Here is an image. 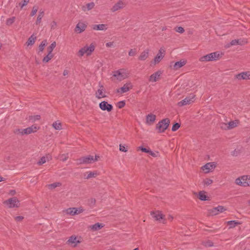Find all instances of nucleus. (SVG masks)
Segmentation results:
<instances>
[{"label": "nucleus", "mask_w": 250, "mask_h": 250, "mask_svg": "<svg viewBox=\"0 0 250 250\" xmlns=\"http://www.w3.org/2000/svg\"><path fill=\"white\" fill-rule=\"evenodd\" d=\"M95 49V45L93 43H91L89 45H86L78 51L77 55L80 58L82 57L84 55L89 56L94 52Z\"/></svg>", "instance_id": "f257e3e1"}, {"label": "nucleus", "mask_w": 250, "mask_h": 250, "mask_svg": "<svg viewBox=\"0 0 250 250\" xmlns=\"http://www.w3.org/2000/svg\"><path fill=\"white\" fill-rule=\"evenodd\" d=\"M129 75V71L125 68L119 69L113 72V76L120 82L127 79Z\"/></svg>", "instance_id": "f03ea898"}, {"label": "nucleus", "mask_w": 250, "mask_h": 250, "mask_svg": "<svg viewBox=\"0 0 250 250\" xmlns=\"http://www.w3.org/2000/svg\"><path fill=\"white\" fill-rule=\"evenodd\" d=\"M39 128V127L36 126V125H33L30 127H28L26 128L22 129V128H18L14 130L15 133L17 135H27L32 133L35 132L37 131V130Z\"/></svg>", "instance_id": "7ed1b4c3"}, {"label": "nucleus", "mask_w": 250, "mask_h": 250, "mask_svg": "<svg viewBox=\"0 0 250 250\" xmlns=\"http://www.w3.org/2000/svg\"><path fill=\"white\" fill-rule=\"evenodd\" d=\"M235 183L241 187H250V175H243L236 178Z\"/></svg>", "instance_id": "20e7f679"}, {"label": "nucleus", "mask_w": 250, "mask_h": 250, "mask_svg": "<svg viewBox=\"0 0 250 250\" xmlns=\"http://www.w3.org/2000/svg\"><path fill=\"white\" fill-rule=\"evenodd\" d=\"M169 123L170 120L168 119H163L156 125V129L159 133L164 132L168 128Z\"/></svg>", "instance_id": "39448f33"}, {"label": "nucleus", "mask_w": 250, "mask_h": 250, "mask_svg": "<svg viewBox=\"0 0 250 250\" xmlns=\"http://www.w3.org/2000/svg\"><path fill=\"white\" fill-rule=\"evenodd\" d=\"M219 57L220 54L218 52H215L201 57L199 59V61L200 62L216 61L219 59Z\"/></svg>", "instance_id": "423d86ee"}, {"label": "nucleus", "mask_w": 250, "mask_h": 250, "mask_svg": "<svg viewBox=\"0 0 250 250\" xmlns=\"http://www.w3.org/2000/svg\"><path fill=\"white\" fill-rule=\"evenodd\" d=\"M95 97L97 99H101L107 97L106 91L104 85L101 83L98 85V88L95 93Z\"/></svg>", "instance_id": "0eeeda50"}, {"label": "nucleus", "mask_w": 250, "mask_h": 250, "mask_svg": "<svg viewBox=\"0 0 250 250\" xmlns=\"http://www.w3.org/2000/svg\"><path fill=\"white\" fill-rule=\"evenodd\" d=\"M97 157H98L97 156H95L94 157L93 156H91V155L83 157L78 160V163L80 164H91V163H92L97 161V160H98Z\"/></svg>", "instance_id": "6e6552de"}, {"label": "nucleus", "mask_w": 250, "mask_h": 250, "mask_svg": "<svg viewBox=\"0 0 250 250\" xmlns=\"http://www.w3.org/2000/svg\"><path fill=\"white\" fill-rule=\"evenodd\" d=\"M4 204L8 208H17L20 206L19 201L16 197L10 198L4 202Z\"/></svg>", "instance_id": "1a4fd4ad"}, {"label": "nucleus", "mask_w": 250, "mask_h": 250, "mask_svg": "<svg viewBox=\"0 0 250 250\" xmlns=\"http://www.w3.org/2000/svg\"><path fill=\"white\" fill-rule=\"evenodd\" d=\"M215 167L216 164L214 162H210L203 166L201 169L205 173H208L212 171Z\"/></svg>", "instance_id": "9d476101"}, {"label": "nucleus", "mask_w": 250, "mask_h": 250, "mask_svg": "<svg viewBox=\"0 0 250 250\" xmlns=\"http://www.w3.org/2000/svg\"><path fill=\"white\" fill-rule=\"evenodd\" d=\"M132 87V83L130 82H128L124 84L122 87L117 89L116 92L117 93L122 94L128 92Z\"/></svg>", "instance_id": "9b49d317"}, {"label": "nucleus", "mask_w": 250, "mask_h": 250, "mask_svg": "<svg viewBox=\"0 0 250 250\" xmlns=\"http://www.w3.org/2000/svg\"><path fill=\"white\" fill-rule=\"evenodd\" d=\"M99 107L103 111L110 112L113 109L112 104H108L106 101H103L99 104Z\"/></svg>", "instance_id": "f8f14e48"}, {"label": "nucleus", "mask_w": 250, "mask_h": 250, "mask_svg": "<svg viewBox=\"0 0 250 250\" xmlns=\"http://www.w3.org/2000/svg\"><path fill=\"white\" fill-rule=\"evenodd\" d=\"M67 242L68 244H69V245H71L72 247H75L77 246V245L78 244L80 243V238L77 237L75 235H72L69 237Z\"/></svg>", "instance_id": "ddd939ff"}, {"label": "nucleus", "mask_w": 250, "mask_h": 250, "mask_svg": "<svg viewBox=\"0 0 250 250\" xmlns=\"http://www.w3.org/2000/svg\"><path fill=\"white\" fill-rule=\"evenodd\" d=\"M162 74V72L161 70H158L151 74L149 76L148 80L151 83L157 82L160 80Z\"/></svg>", "instance_id": "4468645a"}, {"label": "nucleus", "mask_w": 250, "mask_h": 250, "mask_svg": "<svg viewBox=\"0 0 250 250\" xmlns=\"http://www.w3.org/2000/svg\"><path fill=\"white\" fill-rule=\"evenodd\" d=\"M226 210V209L223 206H218L209 209L208 211L210 214L212 215H215L219 213L224 212Z\"/></svg>", "instance_id": "2eb2a0df"}, {"label": "nucleus", "mask_w": 250, "mask_h": 250, "mask_svg": "<svg viewBox=\"0 0 250 250\" xmlns=\"http://www.w3.org/2000/svg\"><path fill=\"white\" fill-rule=\"evenodd\" d=\"M165 50L161 48L159 49V52L156 57L154 59V63L155 64L158 63L164 57Z\"/></svg>", "instance_id": "dca6fc26"}, {"label": "nucleus", "mask_w": 250, "mask_h": 250, "mask_svg": "<svg viewBox=\"0 0 250 250\" xmlns=\"http://www.w3.org/2000/svg\"><path fill=\"white\" fill-rule=\"evenodd\" d=\"M87 27V24L83 22H79L77 23L75 28V32L80 34L83 32Z\"/></svg>", "instance_id": "f3484780"}, {"label": "nucleus", "mask_w": 250, "mask_h": 250, "mask_svg": "<svg viewBox=\"0 0 250 250\" xmlns=\"http://www.w3.org/2000/svg\"><path fill=\"white\" fill-rule=\"evenodd\" d=\"M64 211L66 214L73 216L82 212L83 209L71 208L66 209Z\"/></svg>", "instance_id": "a211bd4d"}, {"label": "nucleus", "mask_w": 250, "mask_h": 250, "mask_svg": "<svg viewBox=\"0 0 250 250\" xmlns=\"http://www.w3.org/2000/svg\"><path fill=\"white\" fill-rule=\"evenodd\" d=\"M236 78L239 80H250V72H244L236 75Z\"/></svg>", "instance_id": "6ab92c4d"}, {"label": "nucleus", "mask_w": 250, "mask_h": 250, "mask_svg": "<svg viewBox=\"0 0 250 250\" xmlns=\"http://www.w3.org/2000/svg\"><path fill=\"white\" fill-rule=\"evenodd\" d=\"M125 6V3L123 1L120 0L113 6L111 11L115 12L124 8Z\"/></svg>", "instance_id": "aec40b11"}, {"label": "nucleus", "mask_w": 250, "mask_h": 250, "mask_svg": "<svg viewBox=\"0 0 250 250\" xmlns=\"http://www.w3.org/2000/svg\"><path fill=\"white\" fill-rule=\"evenodd\" d=\"M37 39V37L34 34H32L28 39L27 41L25 43V45L27 47H31L32 46Z\"/></svg>", "instance_id": "412c9836"}, {"label": "nucleus", "mask_w": 250, "mask_h": 250, "mask_svg": "<svg viewBox=\"0 0 250 250\" xmlns=\"http://www.w3.org/2000/svg\"><path fill=\"white\" fill-rule=\"evenodd\" d=\"M194 96H192V98L190 97H187L184 100H182L181 101L178 103V105L179 106H182L184 105H186L188 104H190V103L192 102V99L194 98Z\"/></svg>", "instance_id": "4be33fe9"}, {"label": "nucleus", "mask_w": 250, "mask_h": 250, "mask_svg": "<svg viewBox=\"0 0 250 250\" xmlns=\"http://www.w3.org/2000/svg\"><path fill=\"white\" fill-rule=\"evenodd\" d=\"M149 50L148 49H146L144 50L141 53L139 57V60L140 61H145L149 57Z\"/></svg>", "instance_id": "5701e85b"}, {"label": "nucleus", "mask_w": 250, "mask_h": 250, "mask_svg": "<svg viewBox=\"0 0 250 250\" xmlns=\"http://www.w3.org/2000/svg\"><path fill=\"white\" fill-rule=\"evenodd\" d=\"M156 117L153 114H149L146 116V124L147 125H151L156 120Z\"/></svg>", "instance_id": "b1692460"}, {"label": "nucleus", "mask_w": 250, "mask_h": 250, "mask_svg": "<svg viewBox=\"0 0 250 250\" xmlns=\"http://www.w3.org/2000/svg\"><path fill=\"white\" fill-rule=\"evenodd\" d=\"M187 63V61L183 59L181 60L180 61L176 62L173 65V68L175 70H178L179 68H181L183 66H184Z\"/></svg>", "instance_id": "393cba45"}, {"label": "nucleus", "mask_w": 250, "mask_h": 250, "mask_svg": "<svg viewBox=\"0 0 250 250\" xmlns=\"http://www.w3.org/2000/svg\"><path fill=\"white\" fill-rule=\"evenodd\" d=\"M92 28L94 30L105 31L107 29V25L104 24H94Z\"/></svg>", "instance_id": "a878e982"}, {"label": "nucleus", "mask_w": 250, "mask_h": 250, "mask_svg": "<svg viewBox=\"0 0 250 250\" xmlns=\"http://www.w3.org/2000/svg\"><path fill=\"white\" fill-rule=\"evenodd\" d=\"M98 175L99 173L97 171H88L84 174V178L89 179L96 177Z\"/></svg>", "instance_id": "bb28decb"}, {"label": "nucleus", "mask_w": 250, "mask_h": 250, "mask_svg": "<svg viewBox=\"0 0 250 250\" xmlns=\"http://www.w3.org/2000/svg\"><path fill=\"white\" fill-rule=\"evenodd\" d=\"M151 215L156 220L160 221V220H163V215L162 214L161 212L159 211L152 212L151 213Z\"/></svg>", "instance_id": "cd10ccee"}, {"label": "nucleus", "mask_w": 250, "mask_h": 250, "mask_svg": "<svg viewBox=\"0 0 250 250\" xmlns=\"http://www.w3.org/2000/svg\"><path fill=\"white\" fill-rule=\"evenodd\" d=\"M198 198L201 201H207L209 200V197L207 196L206 192L201 191L199 192Z\"/></svg>", "instance_id": "c85d7f7f"}, {"label": "nucleus", "mask_w": 250, "mask_h": 250, "mask_svg": "<svg viewBox=\"0 0 250 250\" xmlns=\"http://www.w3.org/2000/svg\"><path fill=\"white\" fill-rule=\"evenodd\" d=\"M46 45L47 41L45 40L42 41L40 43V44L39 45L38 53L40 54V53H42L44 50V48L46 46Z\"/></svg>", "instance_id": "c756f323"}, {"label": "nucleus", "mask_w": 250, "mask_h": 250, "mask_svg": "<svg viewBox=\"0 0 250 250\" xmlns=\"http://www.w3.org/2000/svg\"><path fill=\"white\" fill-rule=\"evenodd\" d=\"M54 57L53 53H47V54L42 59V62L43 63H47L49 62Z\"/></svg>", "instance_id": "7c9ffc66"}, {"label": "nucleus", "mask_w": 250, "mask_h": 250, "mask_svg": "<svg viewBox=\"0 0 250 250\" xmlns=\"http://www.w3.org/2000/svg\"><path fill=\"white\" fill-rule=\"evenodd\" d=\"M52 126L55 129L58 130H60L62 128V123L59 121L54 122L52 124Z\"/></svg>", "instance_id": "2f4dec72"}, {"label": "nucleus", "mask_w": 250, "mask_h": 250, "mask_svg": "<svg viewBox=\"0 0 250 250\" xmlns=\"http://www.w3.org/2000/svg\"><path fill=\"white\" fill-rule=\"evenodd\" d=\"M239 124L238 120H235L230 121L228 123L229 129H231L235 127H236Z\"/></svg>", "instance_id": "473e14b6"}, {"label": "nucleus", "mask_w": 250, "mask_h": 250, "mask_svg": "<svg viewBox=\"0 0 250 250\" xmlns=\"http://www.w3.org/2000/svg\"><path fill=\"white\" fill-rule=\"evenodd\" d=\"M104 225L103 224L97 223L90 226V228L92 230L96 231L99 230L100 229H102Z\"/></svg>", "instance_id": "72a5a7b5"}, {"label": "nucleus", "mask_w": 250, "mask_h": 250, "mask_svg": "<svg viewBox=\"0 0 250 250\" xmlns=\"http://www.w3.org/2000/svg\"><path fill=\"white\" fill-rule=\"evenodd\" d=\"M49 159H50V156L49 155L42 157L38 162V164L39 165H42L44 164L47 161H48Z\"/></svg>", "instance_id": "f704fd0d"}, {"label": "nucleus", "mask_w": 250, "mask_h": 250, "mask_svg": "<svg viewBox=\"0 0 250 250\" xmlns=\"http://www.w3.org/2000/svg\"><path fill=\"white\" fill-rule=\"evenodd\" d=\"M246 42H247L246 41H245L243 42V41L241 42L240 40H232L230 42V45H236V44L242 45V44H244L245 43H246Z\"/></svg>", "instance_id": "c9c22d12"}, {"label": "nucleus", "mask_w": 250, "mask_h": 250, "mask_svg": "<svg viewBox=\"0 0 250 250\" xmlns=\"http://www.w3.org/2000/svg\"><path fill=\"white\" fill-rule=\"evenodd\" d=\"M56 46V42H53L49 47H47V52L48 53H52V52L54 48Z\"/></svg>", "instance_id": "e433bc0d"}, {"label": "nucleus", "mask_w": 250, "mask_h": 250, "mask_svg": "<svg viewBox=\"0 0 250 250\" xmlns=\"http://www.w3.org/2000/svg\"><path fill=\"white\" fill-rule=\"evenodd\" d=\"M61 186V183L60 182H56L48 185V188L50 189H54L55 188Z\"/></svg>", "instance_id": "4c0bfd02"}, {"label": "nucleus", "mask_w": 250, "mask_h": 250, "mask_svg": "<svg viewBox=\"0 0 250 250\" xmlns=\"http://www.w3.org/2000/svg\"><path fill=\"white\" fill-rule=\"evenodd\" d=\"M41 118V116L39 115L30 116L29 117V120L32 122H35L36 121L39 120Z\"/></svg>", "instance_id": "58836bf2"}, {"label": "nucleus", "mask_w": 250, "mask_h": 250, "mask_svg": "<svg viewBox=\"0 0 250 250\" xmlns=\"http://www.w3.org/2000/svg\"><path fill=\"white\" fill-rule=\"evenodd\" d=\"M16 18L15 17H12L7 19L6 21V25L9 26L12 25L15 21Z\"/></svg>", "instance_id": "ea45409f"}, {"label": "nucleus", "mask_w": 250, "mask_h": 250, "mask_svg": "<svg viewBox=\"0 0 250 250\" xmlns=\"http://www.w3.org/2000/svg\"><path fill=\"white\" fill-rule=\"evenodd\" d=\"M228 224L229 225V228H232L239 224V223L235 221H229L228 222Z\"/></svg>", "instance_id": "a19ab883"}, {"label": "nucleus", "mask_w": 250, "mask_h": 250, "mask_svg": "<svg viewBox=\"0 0 250 250\" xmlns=\"http://www.w3.org/2000/svg\"><path fill=\"white\" fill-rule=\"evenodd\" d=\"M204 184L206 186H209L213 183L212 180L210 179H205L203 181Z\"/></svg>", "instance_id": "79ce46f5"}, {"label": "nucleus", "mask_w": 250, "mask_h": 250, "mask_svg": "<svg viewBox=\"0 0 250 250\" xmlns=\"http://www.w3.org/2000/svg\"><path fill=\"white\" fill-rule=\"evenodd\" d=\"M38 10V7L37 6H33L31 12L30 13L31 16H34L37 12Z\"/></svg>", "instance_id": "37998d69"}, {"label": "nucleus", "mask_w": 250, "mask_h": 250, "mask_svg": "<svg viewBox=\"0 0 250 250\" xmlns=\"http://www.w3.org/2000/svg\"><path fill=\"white\" fill-rule=\"evenodd\" d=\"M220 127L224 130H229L228 126V123H221L220 124Z\"/></svg>", "instance_id": "c03bdc74"}, {"label": "nucleus", "mask_w": 250, "mask_h": 250, "mask_svg": "<svg viewBox=\"0 0 250 250\" xmlns=\"http://www.w3.org/2000/svg\"><path fill=\"white\" fill-rule=\"evenodd\" d=\"M125 102L124 101H120L117 104V106L121 109L125 106Z\"/></svg>", "instance_id": "a18cd8bd"}, {"label": "nucleus", "mask_w": 250, "mask_h": 250, "mask_svg": "<svg viewBox=\"0 0 250 250\" xmlns=\"http://www.w3.org/2000/svg\"><path fill=\"white\" fill-rule=\"evenodd\" d=\"M29 0H23L21 3H20L19 6L21 7V8L22 9L24 6H26L29 2Z\"/></svg>", "instance_id": "49530a36"}, {"label": "nucleus", "mask_w": 250, "mask_h": 250, "mask_svg": "<svg viewBox=\"0 0 250 250\" xmlns=\"http://www.w3.org/2000/svg\"><path fill=\"white\" fill-rule=\"evenodd\" d=\"M180 127V125L179 123H175L174 125H173L172 127V130L173 131H175L177 130L179 127Z\"/></svg>", "instance_id": "de8ad7c7"}, {"label": "nucleus", "mask_w": 250, "mask_h": 250, "mask_svg": "<svg viewBox=\"0 0 250 250\" xmlns=\"http://www.w3.org/2000/svg\"><path fill=\"white\" fill-rule=\"evenodd\" d=\"M95 4L94 2L88 3L86 5V7L87 10L92 9L94 7Z\"/></svg>", "instance_id": "09e8293b"}, {"label": "nucleus", "mask_w": 250, "mask_h": 250, "mask_svg": "<svg viewBox=\"0 0 250 250\" xmlns=\"http://www.w3.org/2000/svg\"><path fill=\"white\" fill-rule=\"evenodd\" d=\"M137 51L135 49H131L128 52L129 56H134L136 54Z\"/></svg>", "instance_id": "8fccbe9b"}, {"label": "nucleus", "mask_w": 250, "mask_h": 250, "mask_svg": "<svg viewBox=\"0 0 250 250\" xmlns=\"http://www.w3.org/2000/svg\"><path fill=\"white\" fill-rule=\"evenodd\" d=\"M43 18V17L42 16V15H38L37 18V20L35 22V24L36 25H39L41 23L42 19Z\"/></svg>", "instance_id": "3c124183"}, {"label": "nucleus", "mask_w": 250, "mask_h": 250, "mask_svg": "<svg viewBox=\"0 0 250 250\" xmlns=\"http://www.w3.org/2000/svg\"><path fill=\"white\" fill-rule=\"evenodd\" d=\"M119 150L121 151L126 152L127 151V149L126 148L125 146L124 145H120L119 146Z\"/></svg>", "instance_id": "603ef678"}, {"label": "nucleus", "mask_w": 250, "mask_h": 250, "mask_svg": "<svg viewBox=\"0 0 250 250\" xmlns=\"http://www.w3.org/2000/svg\"><path fill=\"white\" fill-rule=\"evenodd\" d=\"M68 158V154H62L60 156V159L62 161H65Z\"/></svg>", "instance_id": "864d4df0"}, {"label": "nucleus", "mask_w": 250, "mask_h": 250, "mask_svg": "<svg viewBox=\"0 0 250 250\" xmlns=\"http://www.w3.org/2000/svg\"><path fill=\"white\" fill-rule=\"evenodd\" d=\"M138 149L142 151L143 152H146V153H149V149H148L146 148L143 147L142 146H139L138 147Z\"/></svg>", "instance_id": "5fc2aeb1"}, {"label": "nucleus", "mask_w": 250, "mask_h": 250, "mask_svg": "<svg viewBox=\"0 0 250 250\" xmlns=\"http://www.w3.org/2000/svg\"><path fill=\"white\" fill-rule=\"evenodd\" d=\"M176 31L178 32V33H182L184 32V28L182 27H178L176 28Z\"/></svg>", "instance_id": "6e6d98bb"}, {"label": "nucleus", "mask_w": 250, "mask_h": 250, "mask_svg": "<svg viewBox=\"0 0 250 250\" xmlns=\"http://www.w3.org/2000/svg\"><path fill=\"white\" fill-rule=\"evenodd\" d=\"M57 23L55 21H53L50 23L51 28V29H53L56 28L57 27Z\"/></svg>", "instance_id": "4d7b16f0"}, {"label": "nucleus", "mask_w": 250, "mask_h": 250, "mask_svg": "<svg viewBox=\"0 0 250 250\" xmlns=\"http://www.w3.org/2000/svg\"><path fill=\"white\" fill-rule=\"evenodd\" d=\"M204 245L206 247H211L213 246V243L211 241H208L204 243Z\"/></svg>", "instance_id": "13d9d810"}, {"label": "nucleus", "mask_w": 250, "mask_h": 250, "mask_svg": "<svg viewBox=\"0 0 250 250\" xmlns=\"http://www.w3.org/2000/svg\"><path fill=\"white\" fill-rule=\"evenodd\" d=\"M105 45L107 47H112L114 46V43L113 42H108L105 44Z\"/></svg>", "instance_id": "bf43d9fd"}, {"label": "nucleus", "mask_w": 250, "mask_h": 250, "mask_svg": "<svg viewBox=\"0 0 250 250\" xmlns=\"http://www.w3.org/2000/svg\"><path fill=\"white\" fill-rule=\"evenodd\" d=\"M150 155H151L153 157H157L158 155V152H154L152 151L151 150H149V152L148 153Z\"/></svg>", "instance_id": "052dcab7"}, {"label": "nucleus", "mask_w": 250, "mask_h": 250, "mask_svg": "<svg viewBox=\"0 0 250 250\" xmlns=\"http://www.w3.org/2000/svg\"><path fill=\"white\" fill-rule=\"evenodd\" d=\"M23 219V217L22 216H17L15 217V219L17 221H21Z\"/></svg>", "instance_id": "680f3d73"}, {"label": "nucleus", "mask_w": 250, "mask_h": 250, "mask_svg": "<svg viewBox=\"0 0 250 250\" xmlns=\"http://www.w3.org/2000/svg\"><path fill=\"white\" fill-rule=\"evenodd\" d=\"M38 15H42V17H43V16H44L43 11L40 10Z\"/></svg>", "instance_id": "e2e57ef3"}, {"label": "nucleus", "mask_w": 250, "mask_h": 250, "mask_svg": "<svg viewBox=\"0 0 250 250\" xmlns=\"http://www.w3.org/2000/svg\"><path fill=\"white\" fill-rule=\"evenodd\" d=\"M63 74L64 76L67 75L68 74V71L67 70H64L63 71Z\"/></svg>", "instance_id": "0e129e2a"}, {"label": "nucleus", "mask_w": 250, "mask_h": 250, "mask_svg": "<svg viewBox=\"0 0 250 250\" xmlns=\"http://www.w3.org/2000/svg\"><path fill=\"white\" fill-rule=\"evenodd\" d=\"M169 220L171 221L173 219V217L171 215H168V218Z\"/></svg>", "instance_id": "69168bd1"}, {"label": "nucleus", "mask_w": 250, "mask_h": 250, "mask_svg": "<svg viewBox=\"0 0 250 250\" xmlns=\"http://www.w3.org/2000/svg\"><path fill=\"white\" fill-rule=\"evenodd\" d=\"M15 190H11L10 191V194L11 195H14L15 193Z\"/></svg>", "instance_id": "338daca9"}, {"label": "nucleus", "mask_w": 250, "mask_h": 250, "mask_svg": "<svg viewBox=\"0 0 250 250\" xmlns=\"http://www.w3.org/2000/svg\"><path fill=\"white\" fill-rule=\"evenodd\" d=\"M133 250H139V249L138 248H135V249H134Z\"/></svg>", "instance_id": "774afa93"}]
</instances>
